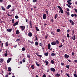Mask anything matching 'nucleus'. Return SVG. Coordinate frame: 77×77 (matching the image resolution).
Masks as SVG:
<instances>
[{"mask_svg":"<svg viewBox=\"0 0 77 77\" xmlns=\"http://www.w3.org/2000/svg\"><path fill=\"white\" fill-rule=\"evenodd\" d=\"M31 56H30V55H28V54H27V57H28V58H29V59H30V58Z\"/></svg>","mask_w":77,"mask_h":77,"instance_id":"nucleus-31","label":"nucleus"},{"mask_svg":"<svg viewBox=\"0 0 77 77\" xmlns=\"http://www.w3.org/2000/svg\"><path fill=\"white\" fill-rule=\"evenodd\" d=\"M42 77H46V75H45V74H44L43 75Z\"/></svg>","mask_w":77,"mask_h":77,"instance_id":"nucleus-46","label":"nucleus"},{"mask_svg":"<svg viewBox=\"0 0 77 77\" xmlns=\"http://www.w3.org/2000/svg\"><path fill=\"white\" fill-rule=\"evenodd\" d=\"M74 30L73 29L72 30V35H74Z\"/></svg>","mask_w":77,"mask_h":77,"instance_id":"nucleus-36","label":"nucleus"},{"mask_svg":"<svg viewBox=\"0 0 77 77\" xmlns=\"http://www.w3.org/2000/svg\"><path fill=\"white\" fill-rule=\"evenodd\" d=\"M8 71H10L11 72V71H12V69H11V68L10 67H9L8 68Z\"/></svg>","mask_w":77,"mask_h":77,"instance_id":"nucleus-15","label":"nucleus"},{"mask_svg":"<svg viewBox=\"0 0 77 77\" xmlns=\"http://www.w3.org/2000/svg\"><path fill=\"white\" fill-rule=\"evenodd\" d=\"M35 63L37 66H39V64H38V62L35 61Z\"/></svg>","mask_w":77,"mask_h":77,"instance_id":"nucleus-23","label":"nucleus"},{"mask_svg":"<svg viewBox=\"0 0 77 77\" xmlns=\"http://www.w3.org/2000/svg\"><path fill=\"white\" fill-rule=\"evenodd\" d=\"M72 56H74V55L75 54L74 52H72Z\"/></svg>","mask_w":77,"mask_h":77,"instance_id":"nucleus-53","label":"nucleus"},{"mask_svg":"<svg viewBox=\"0 0 77 77\" xmlns=\"http://www.w3.org/2000/svg\"><path fill=\"white\" fill-rule=\"evenodd\" d=\"M64 57L65 58H68V57H69V56L65 54L64 55Z\"/></svg>","mask_w":77,"mask_h":77,"instance_id":"nucleus-7","label":"nucleus"},{"mask_svg":"<svg viewBox=\"0 0 77 77\" xmlns=\"http://www.w3.org/2000/svg\"><path fill=\"white\" fill-rule=\"evenodd\" d=\"M57 32H60V29H57Z\"/></svg>","mask_w":77,"mask_h":77,"instance_id":"nucleus-39","label":"nucleus"},{"mask_svg":"<svg viewBox=\"0 0 77 77\" xmlns=\"http://www.w3.org/2000/svg\"><path fill=\"white\" fill-rule=\"evenodd\" d=\"M8 74H7L6 75L5 77H8Z\"/></svg>","mask_w":77,"mask_h":77,"instance_id":"nucleus-54","label":"nucleus"},{"mask_svg":"<svg viewBox=\"0 0 77 77\" xmlns=\"http://www.w3.org/2000/svg\"><path fill=\"white\" fill-rule=\"evenodd\" d=\"M39 44L40 46H42V42H41V43H39Z\"/></svg>","mask_w":77,"mask_h":77,"instance_id":"nucleus-49","label":"nucleus"},{"mask_svg":"<svg viewBox=\"0 0 77 77\" xmlns=\"http://www.w3.org/2000/svg\"><path fill=\"white\" fill-rule=\"evenodd\" d=\"M67 15L69 16V12H67Z\"/></svg>","mask_w":77,"mask_h":77,"instance_id":"nucleus-57","label":"nucleus"},{"mask_svg":"<svg viewBox=\"0 0 77 77\" xmlns=\"http://www.w3.org/2000/svg\"><path fill=\"white\" fill-rule=\"evenodd\" d=\"M10 61H11V60H12V58H9L8 59Z\"/></svg>","mask_w":77,"mask_h":77,"instance_id":"nucleus-48","label":"nucleus"},{"mask_svg":"<svg viewBox=\"0 0 77 77\" xmlns=\"http://www.w3.org/2000/svg\"><path fill=\"white\" fill-rule=\"evenodd\" d=\"M35 38H36V39H35V41H37V40H38V38L37 37V35H36L35 36Z\"/></svg>","mask_w":77,"mask_h":77,"instance_id":"nucleus-37","label":"nucleus"},{"mask_svg":"<svg viewBox=\"0 0 77 77\" xmlns=\"http://www.w3.org/2000/svg\"><path fill=\"white\" fill-rule=\"evenodd\" d=\"M74 75V77H77V75L75 73Z\"/></svg>","mask_w":77,"mask_h":77,"instance_id":"nucleus-52","label":"nucleus"},{"mask_svg":"<svg viewBox=\"0 0 77 77\" xmlns=\"http://www.w3.org/2000/svg\"><path fill=\"white\" fill-rule=\"evenodd\" d=\"M1 8L3 11H5V8H4L3 6H1Z\"/></svg>","mask_w":77,"mask_h":77,"instance_id":"nucleus-20","label":"nucleus"},{"mask_svg":"<svg viewBox=\"0 0 77 77\" xmlns=\"http://www.w3.org/2000/svg\"><path fill=\"white\" fill-rule=\"evenodd\" d=\"M51 63H52V64H54V62L53 60H51Z\"/></svg>","mask_w":77,"mask_h":77,"instance_id":"nucleus-29","label":"nucleus"},{"mask_svg":"<svg viewBox=\"0 0 77 77\" xmlns=\"http://www.w3.org/2000/svg\"><path fill=\"white\" fill-rule=\"evenodd\" d=\"M37 2V0H33V2L34 3H35V2Z\"/></svg>","mask_w":77,"mask_h":77,"instance_id":"nucleus-45","label":"nucleus"},{"mask_svg":"<svg viewBox=\"0 0 77 77\" xmlns=\"http://www.w3.org/2000/svg\"><path fill=\"white\" fill-rule=\"evenodd\" d=\"M4 61V60L3 58H1L0 59V62L1 63H2Z\"/></svg>","mask_w":77,"mask_h":77,"instance_id":"nucleus-13","label":"nucleus"},{"mask_svg":"<svg viewBox=\"0 0 77 77\" xmlns=\"http://www.w3.org/2000/svg\"><path fill=\"white\" fill-rule=\"evenodd\" d=\"M51 34H52L53 35H54V32H51Z\"/></svg>","mask_w":77,"mask_h":77,"instance_id":"nucleus-56","label":"nucleus"},{"mask_svg":"<svg viewBox=\"0 0 77 77\" xmlns=\"http://www.w3.org/2000/svg\"><path fill=\"white\" fill-rule=\"evenodd\" d=\"M55 15H56L54 17V18L55 19H56V18H57V16L58 15L57 14H56Z\"/></svg>","mask_w":77,"mask_h":77,"instance_id":"nucleus-30","label":"nucleus"},{"mask_svg":"<svg viewBox=\"0 0 77 77\" xmlns=\"http://www.w3.org/2000/svg\"><path fill=\"white\" fill-rule=\"evenodd\" d=\"M18 18H19V17L17 15L15 16V18H16V19H18Z\"/></svg>","mask_w":77,"mask_h":77,"instance_id":"nucleus-35","label":"nucleus"},{"mask_svg":"<svg viewBox=\"0 0 77 77\" xmlns=\"http://www.w3.org/2000/svg\"><path fill=\"white\" fill-rule=\"evenodd\" d=\"M28 36H30V37H32V33L31 32H30L28 33Z\"/></svg>","mask_w":77,"mask_h":77,"instance_id":"nucleus-8","label":"nucleus"},{"mask_svg":"<svg viewBox=\"0 0 77 77\" xmlns=\"http://www.w3.org/2000/svg\"><path fill=\"white\" fill-rule=\"evenodd\" d=\"M28 42H30V43H31V44H33V43H34L33 42V41L31 42V41H30L29 40H28Z\"/></svg>","mask_w":77,"mask_h":77,"instance_id":"nucleus-27","label":"nucleus"},{"mask_svg":"<svg viewBox=\"0 0 77 77\" xmlns=\"http://www.w3.org/2000/svg\"><path fill=\"white\" fill-rule=\"evenodd\" d=\"M18 22L17 21L15 23H14L13 26H15L16 25H18Z\"/></svg>","mask_w":77,"mask_h":77,"instance_id":"nucleus-10","label":"nucleus"},{"mask_svg":"<svg viewBox=\"0 0 77 77\" xmlns=\"http://www.w3.org/2000/svg\"><path fill=\"white\" fill-rule=\"evenodd\" d=\"M7 31L8 32H11V31H12V29H7Z\"/></svg>","mask_w":77,"mask_h":77,"instance_id":"nucleus-11","label":"nucleus"},{"mask_svg":"<svg viewBox=\"0 0 77 77\" xmlns=\"http://www.w3.org/2000/svg\"><path fill=\"white\" fill-rule=\"evenodd\" d=\"M51 56H56V54H54V53H53L51 54Z\"/></svg>","mask_w":77,"mask_h":77,"instance_id":"nucleus-22","label":"nucleus"},{"mask_svg":"<svg viewBox=\"0 0 77 77\" xmlns=\"http://www.w3.org/2000/svg\"><path fill=\"white\" fill-rule=\"evenodd\" d=\"M12 22V23H14V19H12L11 20Z\"/></svg>","mask_w":77,"mask_h":77,"instance_id":"nucleus-47","label":"nucleus"},{"mask_svg":"<svg viewBox=\"0 0 77 77\" xmlns=\"http://www.w3.org/2000/svg\"><path fill=\"white\" fill-rule=\"evenodd\" d=\"M38 56H39L38 57H42V55H38Z\"/></svg>","mask_w":77,"mask_h":77,"instance_id":"nucleus-51","label":"nucleus"},{"mask_svg":"<svg viewBox=\"0 0 77 77\" xmlns=\"http://www.w3.org/2000/svg\"><path fill=\"white\" fill-rule=\"evenodd\" d=\"M45 55L46 56H47L48 55V53L47 52L46 53H45Z\"/></svg>","mask_w":77,"mask_h":77,"instance_id":"nucleus-26","label":"nucleus"},{"mask_svg":"<svg viewBox=\"0 0 77 77\" xmlns=\"http://www.w3.org/2000/svg\"><path fill=\"white\" fill-rule=\"evenodd\" d=\"M45 63H46V65L47 66L48 63H49L48 62V61H47V60H45Z\"/></svg>","mask_w":77,"mask_h":77,"instance_id":"nucleus-24","label":"nucleus"},{"mask_svg":"<svg viewBox=\"0 0 77 77\" xmlns=\"http://www.w3.org/2000/svg\"><path fill=\"white\" fill-rule=\"evenodd\" d=\"M55 75H56L57 77H60V74L57 73Z\"/></svg>","mask_w":77,"mask_h":77,"instance_id":"nucleus-21","label":"nucleus"},{"mask_svg":"<svg viewBox=\"0 0 77 77\" xmlns=\"http://www.w3.org/2000/svg\"><path fill=\"white\" fill-rule=\"evenodd\" d=\"M11 7V5H9L6 8L7 9H9V8H10Z\"/></svg>","mask_w":77,"mask_h":77,"instance_id":"nucleus-16","label":"nucleus"},{"mask_svg":"<svg viewBox=\"0 0 77 77\" xmlns=\"http://www.w3.org/2000/svg\"><path fill=\"white\" fill-rule=\"evenodd\" d=\"M48 38V35L46 36L45 37V39H47Z\"/></svg>","mask_w":77,"mask_h":77,"instance_id":"nucleus-61","label":"nucleus"},{"mask_svg":"<svg viewBox=\"0 0 77 77\" xmlns=\"http://www.w3.org/2000/svg\"><path fill=\"white\" fill-rule=\"evenodd\" d=\"M66 75L67 76H68V77H70V75H69L68 73H66Z\"/></svg>","mask_w":77,"mask_h":77,"instance_id":"nucleus-40","label":"nucleus"},{"mask_svg":"<svg viewBox=\"0 0 77 77\" xmlns=\"http://www.w3.org/2000/svg\"><path fill=\"white\" fill-rule=\"evenodd\" d=\"M48 49H50V47H51V45L50 44H48Z\"/></svg>","mask_w":77,"mask_h":77,"instance_id":"nucleus-18","label":"nucleus"},{"mask_svg":"<svg viewBox=\"0 0 77 77\" xmlns=\"http://www.w3.org/2000/svg\"><path fill=\"white\" fill-rule=\"evenodd\" d=\"M4 56H5V57H6V56H8V54L5 53L4 54Z\"/></svg>","mask_w":77,"mask_h":77,"instance_id":"nucleus-41","label":"nucleus"},{"mask_svg":"<svg viewBox=\"0 0 77 77\" xmlns=\"http://www.w3.org/2000/svg\"><path fill=\"white\" fill-rule=\"evenodd\" d=\"M75 12H77V9H75Z\"/></svg>","mask_w":77,"mask_h":77,"instance_id":"nucleus-59","label":"nucleus"},{"mask_svg":"<svg viewBox=\"0 0 77 77\" xmlns=\"http://www.w3.org/2000/svg\"><path fill=\"white\" fill-rule=\"evenodd\" d=\"M22 61L23 62V63H24L26 62V60H25V58L23 59L22 60Z\"/></svg>","mask_w":77,"mask_h":77,"instance_id":"nucleus-34","label":"nucleus"},{"mask_svg":"<svg viewBox=\"0 0 77 77\" xmlns=\"http://www.w3.org/2000/svg\"><path fill=\"white\" fill-rule=\"evenodd\" d=\"M46 14H47V15H48L49 14H48V10H47L46 11Z\"/></svg>","mask_w":77,"mask_h":77,"instance_id":"nucleus-44","label":"nucleus"},{"mask_svg":"<svg viewBox=\"0 0 77 77\" xmlns=\"http://www.w3.org/2000/svg\"><path fill=\"white\" fill-rule=\"evenodd\" d=\"M35 45H36V46H37L38 45V42H36L35 43Z\"/></svg>","mask_w":77,"mask_h":77,"instance_id":"nucleus-25","label":"nucleus"},{"mask_svg":"<svg viewBox=\"0 0 77 77\" xmlns=\"http://www.w3.org/2000/svg\"><path fill=\"white\" fill-rule=\"evenodd\" d=\"M74 21H72V25L73 26L74 25Z\"/></svg>","mask_w":77,"mask_h":77,"instance_id":"nucleus-42","label":"nucleus"},{"mask_svg":"<svg viewBox=\"0 0 77 77\" xmlns=\"http://www.w3.org/2000/svg\"><path fill=\"white\" fill-rule=\"evenodd\" d=\"M20 27V28H21L22 31H24L25 29V28H26L25 26H21Z\"/></svg>","mask_w":77,"mask_h":77,"instance_id":"nucleus-3","label":"nucleus"},{"mask_svg":"<svg viewBox=\"0 0 77 77\" xmlns=\"http://www.w3.org/2000/svg\"><path fill=\"white\" fill-rule=\"evenodd\" d=\"M61 64L62 66H63L64 65V64H65V63H61Z\"/></svg>","mask_w":77,"mask_h":77,"instance_id":"nucleus-43","label":"nucleus"},{"mask_svg":"<svg viewBox=\"0 0 77 77\" xmlns=\"http://www.w3.org/2000/svg\"><path fill=\"white\" fill-rule=\"evenodd\" d=\"M71 38L72 39H73L74 41V40H75V35H73V36H72L71 37Z\"/></svg>","mask_w":77,"mask_h":77,"instance_id":"nucleus-5","label":"nucleus"},{"mask_svg":"<svg viewBox=\"0 0 77 77\" xmlns=\"http://www.w3.org/2000/svg\"><path fill=\"white\" fill-rule=\"evenodd\" d=\"M66 68L68 69H69V65H66Z\"/></svg>","mask_w":77,"mask_h":77,"instance_id":"nucleus-32","label":"nucleus"},{"mask_svg":"<svg viewBox=\"0 0 77 77\" xmlns=\"http://www.w3.org/2000/svg\"><path fill=\"white\" fill-rule=\"evenodd\" d=\"M67 36L68 38H69V34L67 33Z\"/></svg>","mask_w":77,"mask_h":77,"instance_id":"nucleus-33","label":"nucleus"},{"mask_svg":"<svg viewBox=\"0 0 77 77\" xmlns=\"http://www.w3.org/2000/svg\"><path fill=\"white\" fill-rule=\"evenodd\" d=\"M67 2L68 4L69 5H71L72 4V3L71 2H69L68 1H67Z\"/></svg>","mask_w":77,"mask_h":77,"instance_id":"nucleus-17","label":"nucleus"},{"mask_svg":"<svg viewBox=\"0 0 77 77\" xmlns=\"http://www.w3.org/2000/svg\"><path fill=\"white\" fill-rule=\"evenodd\" d=\"M8 42H6V43H5V45H6V46H8V45H9V44H8Z\"/></svg>","mask_w":77,"mask_h":77,"instance_id":"nucleus-38","label":"nucleus"},{"mask_svg":"<svg viewBox=\"0 0 77 77\" xmlns=\"http://www.w3.org/2000/svg\"><path fill=\"white\" fill-rule=\"evenodd\" d=\"M74 16H75V17H77V14H74Z\"/></svg>","mask_w":77,"mask_h":77,"instance_id":"nucleus-60","label":"nucleus"},{"mask_svg":"<svg viewBox=\"0 0 77 77\" xmlns=\"http://www.w3.org/2000/svg\"><path fill=\"white\" fill-rule=\"evenodd\" d=\"M57 44L58 45L59 44V42L58 40H56L55 42H53L51 43V44L52 45H56Z\"/></svg>","mask_w":77,"mask_h":77,"instance_id":"nucleus-1","label":"nucleus"},{"mask_svg":"<svg viewBox=\"0 0 77 77\" xmlns=\"http://www.w3.org/2000/svg\"><path fill=\"white\" fill-rule=\"evenodd\" d=\"M46 18H47V15L45 14H44L43 15V19H44V20H45Z\"/></svg>","mask_w":77,"mask_h":77,"instance_id":"nucleus-4","label":"nucleus"},{"mask_svg":"<svg viewBox=\"0 0 77 77\" xmlns=\"http://www.w3.org/2000/svg\"><path fill=\"white\" fill-rule=\"evenodd\" d=\"M15 11V9L13 8L12 9V10H11V12H13V11Z\"/></svg>","mask_w":77,"mask_h":77,"instance_id":"nucleus-58","label":"nucleus"},{"mask_svg":"<svg viewBox=\"0 0 77 77\" xmlns=\"http://www.w3.org/2000/svg\"><path fill=\"white\" fill-rule=\"evenodd\" d=\"M10 62V61L8 59L7 60V63H9Z\"/></svg>","mask_w":77,"mask_h":77,"instance_id":"nucleus-55","label":"nucleus"},{"mask_svg":"<svg viewBox=\"0 0 77 77\" xmlns=\"http://www.w3.org/2000/svg\"><path fill=\"white\" fill-rule=\"evenodd\" d=\"M29 25L30 26V28H32V21L31 20L29 21Z\"/></svg>","mask_w":77,"mask_h":77,"instance_id":"nucleus-9","label":"nucleus"},{"mask_svg":"<svg viewBox=\"0 0 77 77\" xmlns=\"http://www.w3.org/2000/svg\"><path fill=\"white\" fill-rule=\"evenodd\" d=\"M57 8L59 9L60 10V11L61 14H63V10H62V8L60 7V6H57Z\"/></svg>","mask_w":77,"mask_h":77,"instance_id":"nucleus-2","label":"nucleus"},{"mask_svg":"<svg viewBox=\"0 0 77 77\" xmlns=\"http://www.w3.org/2000/svg\"><path fill=\"white\" fill-rule=\"evenodd\" d=\"M67 11H68V12H69V8H68Z\"/></svg>","mask_w":77,"mask_h":77,"instance_id":"nucleus-62","label":"nucleus"},{"mask_svg":"<svg viewBox=\"0 0 77 77\" xmlns=\"http://www.w3.org/2000/svg\"><path fill=\"white\" fill-rule=\"evenodd\" d=\"M68 7H69V8H71V5H69L68 6Z\"/></svg>","mask_w":77,"mask_h":77,"instance_id":"nucleus-63","label":"nucleus"},{"mask_svg":"<svg viewBox=\"0 0 77 77\" xmlns=\"http://www.w3.org/2000/svg\"><path fill=\"white\" fill-rule=\"evenodd\" d=\"M31 68H32V69H35V67H34V65H32Z\"/></svg>","mask_w":77,"mask_h":77,"instance_id":"nucleus-19","label":"nucleus"},{"mask_svg":"<svg viewBox=\"0 0 77 77\" xmlns=\"http://www.w3.org/2000/svg\"><path fill=\"white\" fill-rule=\"evenodd\" d=\"M17 41H18V42H19V41H20V38L19 39H17L16 40Z\"/></svg>","mask_w":77,"mask_h":77,"instance_id":"nucleus-50","label":"nucleus"},{"mask_svg":"<svg viewBox=\"0 0 77 77\" xmlns=\"http://www.w3.org/2000/svg\"><path fill=\"white\" fill-rule=\"evenodd\" d=\"M35 28L36 29V30H37V32H39V29H38V27L35 26Z\"/></svg>","mask_w":77,"mask_h":77,"instance_id":"nucleus-14","label":"nucleus"},{"mask_svg":"<svg viewBox=\"0 0 77 77\" xmlns=\"http://www.w3.org/2000/svg\"><path fill=\"white\" fill-rule=\"evenodd\" d=\"M16 33L17 35H18V34L20 33V31H19V30L17 29L16 32Z\"/></svg>","mask_w":77,"mask_h":77,"instance_id":"nucleus-12","label":"nucleus"},{"mask_svg":"<svg viewBox=\"0 0 77 77\" xmlns=\"http://www.w3.org/2000/svg\"><path fill=\"white\" fill-rule=\"evenodd\" d=\"M71 17H74V14H71Z\"/></svg>","mask_w":77,"mask_h":77,"instance_id":"nucleus-64","label":"nucleus"},{"mask_svg":"<svg viewBox=\"0 0 77 77\" xmlns=\"http://www.w3.org/2000/svg\"><path fill=\"white\" fill-rule=\"evenodd\" d=\"M25 50L26 49H25V48H24V47L22 49V51H25Z\"/></svg>","mask_w":77,"mask_h":77,"instance_id":"nucleus-28","label":"nucleus"},{"mask_svg":"<svg viewBox=\"0 0 77 77\" xmlns=\"http://www.w3.org/2000/svg\"><path fill=\"white\" fill-rule=\"evenodd\" d=\"M50 69L51 71H53V72H55L56 71V70H55V69L54 68L51 67V68Z\"/></svg>","mask_w":77,"mask_h":77,"instance_id":"nucleus-6","label":"nucleus"}]
</instances>
